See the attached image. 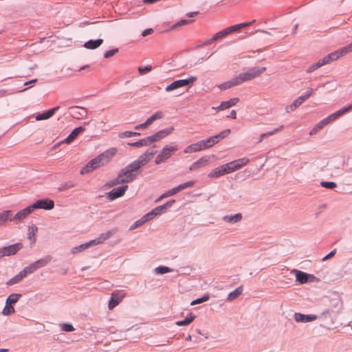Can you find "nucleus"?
I'll return each instance as SVG.
<instances>
[{"label":"nucleus","mask_w":352,"mask_h":352,"mask_svg":"<svg viewBox=\"0 0 352 352\" xmlns=\"http://www.w3.org/2000/svg\"><path fill=\"white\" fill-rule=\"evenodd\" d=\"M210 298V294H205L203 296H201V298H198L194 300H192L191 302H190V305H197V304H201L202 302H204L207 300H208Z\"/></svg>","instance_id":"nucleus-44"},{"label":"nucleus","mask_w":352,"mask_h":352,"mask_svg":"<svg viewBox=\"0 0 352 352\" xmlns=\"http://www.w3.org/2000/svg\"><path fill=\"white\" fill-rule=\"evenodd\" d=\"M128 144L129 146H133V147H142V146H146L151 145L148 137L141 139L137 142L129 143Z\"/></svg>","instance_id":"nucleus-33"},{"label":"nucleus","mask_w":352,"mask_h":352,"mask_svg":"<svg viewBox=\"0 0 352 352\" xmlns=\"http://www.w3.org/2000/svg\"><path fill=\"white\" fill-rule=\"evenodd\" d=\"M103 43L102 38H98L96 40H89L85 43L84 47L87 49L94 50L100 47Z\"/></svg>","instance_id":"nucleus-22"},{"label":"nucleus","mask_w":352,"mask_h":352,"mask_svg":"<svg viewBox=\"0 0 352 352\" xmlns=\"http://www.w3.org/2000/svg\"><path fill=\"white\" fill-rule=\"evenodd\" d=\"M92 164H94V166L96 168L104 166V164H107L109 162V157L107 155V153H103L96 157L91 160Z\"/></svg>","instance_id":"nucleus-16"},{"label":"nucleus","mask_w":352,"mask_h":352,"mask_svg":"<svg viewBox=\"0 0 352 352\" xmlns=\"http://www.w3.org/2000/svg\"><path fill=\"white\" fill-rule=\"evenodd\" d=\"M239 30H240V28H239V25H238V24L232 25L228 28H226V30L228 32V34H231L234 32L238 31Z\"/></svg>","instance_id":"nucleus-64"},{"label":"nucleus","mask_w":352,"mask_h":352,"mask_svg":"<svg viewBox=\"0 0 352 352\" xmlns=\"http://www.w3.org/2000/svg\"><path fill=\"white\" fill-rule=\"evenodd\" d=\"M44 209V199H39L33 204L26 207L25 208L19 211L14 215L12 214V220L14 223H19L25 219L30 213L36 209Z\"/></svg>","instance_id":"nucleus-1"},{"label":"nucleus","mask_w":352,"mask_h":352,"mask_svg":"<svg viewBox=\"0 0 352 352\" xmlns=\"http://www.w3.org/2000/svg\"><path fill=\"white\" fill-rule=\"evenodd\" d=\"M201 143H202V146H203L204 150L209 148L212 147L213 145H214L215 144H217L213 136L210 137L206 140H202Z\"/></svg>","instance_id":"nucleus-37"},{"label":"nucleus","mask_w":352,"mask_h":352,"mask_svg":"<svg viewBox=\"0 0 352 352\" xmlns=\"http://www.w3.org/2000/svg\"><path fill=\"white\" fill-rule=\"evenodd\" d=\"M77 137L74 135V133H72L71 132V133L65 138L63 140H62L61 142H58V144H56V145L53 146V147L52 148V150H54L56 149L58 146H59L60 145V144L62 143H66V144H70L72 143Z\"/></svg>","instance_id":"nucleus-35"},{"label":"nucleus","mask_w":352,"mask_h":352,"mask_svg":"<svg viewBox=\"0 0 352 352\" xmlns=\"http://www.w3.org/2000/svg\"><path fill=\"white\" fill-rule=\"evenodd\" d=\"M156 153V150L148 149L145 153L140 155L137 160H134L130 164L138 173L140 168L146 165L153 157Z\"/></svg>","instance_id":"nucleus-4"},{"label":"nucleus","mask_w":352,"mask_h":352,"mask_svg":"<svg viewBox=\"0 0 352 352\" xmlns=\"http://www.w3.org/2000/svg\"><path fill=\"white\" fill-rule=\"evenodd\" d=\"M178 150L177 146L166 145L157 155L155 162L156 164H160L165 162L172 155Z\"/></svg>","instance_id":"nucleus-6"},{"label":"nucleus","mask_w":352,"mask_h":352,"mask_svg":"<svg viewBox=\"0 0 352 352\" xmlns=\"http://www.w3.org/2000/svg\"><path fill=\"white\" fill-rule=\"evenodd\" d=\"M193 20H188V19H182L180 20L179 22L175 23L173 26H172V29H177L182 25H187L191 22H192Z\"/></svg>","instance_id":"nucleus-53"},{"label":"nucleus","mask_w":352,"mask_h":352,"mask_svg":"<svg viewBox=\"0 0 352 352\" xmlns=\"http://www.w3.org/2000/svg\"><path fill=\"white\" fill-rule=\"evenodd\" d=\"M54 206V202L52 199H45V210H52Z\"/></svg>","instance_id":"nucleus-63"},{"label":"nucleus","mask_w":352,"mask_h":352,"mask_svg":"<svg viewBox=\"0 0 352 352\" xmlns=\"http://www.w3.org/2000/svg\"><path fill=\"white\" fill-rule=\"evenodd\" d=\"M43 266H44V259L41 258L25 267L24 270L27 272V274H28L34 272L35 270L42 267Z\"/></svg>","instance_id":"nucleus-19"},{"label":"nucleus","mask_w":352,"mask_h":352,"mask_svg":"<svg viewBox=\"0 0 352 352\" xmlns=\"http://www.w3.org/2000/svg\"><path fill=\"white\" fill-rule=\"evenodd\" d=\"M77 137L74 135V133H72L71 132V133L65 138L63 140H62L61 142H58V144H56V145L53 146V147L52 148V150H54L56 149L58 146H59L60 145V144L62 143H66V144H70L72 143Z\"/></svg>","instance_id":"nucleus-34"},{"label":"nucleus","mask_w":352,"mask_h":352,"mask_svg":"<svg viewBox=\"0 0 352 352\" xmlns=\"http://www.w3.org/2000/svg\"><path fill=\"white\" fill-rule=\"evenodd\" d=\"M175 203V199H171L168 201L164 204L157 206L154 208L157 215H160L161 214L165 213L166 212V210L169 208H170Z\"/></svg>","instance_id":"nucleus-20"},{"label":"nucleus","mask_w":352,"mask_h":352,"mask_svg":"<svg viewBox=\"0 0 352 352\" xmlns=\"http://www.w3.org/2000/svg\"><path fill=\"white\" fill-rule=\"evenodd\" d=\"M95 169H96V168L94 166V164H92L91 160H90L85 166L82 167L80 170V174H87L92 172Z\"/></svg>","instance_id":"nucleus-39"},{"label":"nucleus","mask_w":352,"mask_h":352,"mask_svg":"<svg viewBox=\"0 0 352 352\" xmlns=\"http://www.w3.org/2000/svg\"><path fill=\"white\" fill-rule=\"evenodd\" d=\"M138 174L139 173L129 164L120 170L117 177L120 183L123 184L134 181L138 177Z\"/></svg>","instance_id":"nucleus-2"},{"label":"nucleus","mask_w":352,"mask_h":352,"mask_svg":"<svg viewBox=\"0 0 352 352\" xmlns=\"http://www.w3.org/2000/svg\"><path fill=\"white\" fill-rule=\"evenodd\" d=\"M140 74L143 75L147 72H149L152 70V66L151 65H146L145 67H139L138 69Z\"/></svg>","instance_id":"nucleus-60"},{"label":"nucleus","mask_w":352,"mask_h":352,"mask_svg":"<svg viewBox=\"0 0 352 352\" xmlns=\"http://www.w3.org/2000/svg\"><path fill=\"white\" fill-rule=\"evenodd\" d=\"M352 52V43L349 45L344 46L341 49L335 51L327 56H324L322 60L324 65L329 64L333 60H336L339 57Z\"/></svg>","instance_id":"nucleus-7"},{"label":"nucleus","mask_w":352,"mask_h":352,"mask_svg":"<svg viewBox=\"0 0 352 352\" xmlns=\"http://www.w3.org/2000/svg\"><path fill=\"white\" fill-rule=\"evenodd\" d=\"M243 292V286L241 285L238 287L236 289H235L234 291L229 293L228 295V297L226 298V300L228 301H232L237 298Z\"/></svg>","instance_id":"nucleus-29"},{"label":"nucleus","mask_w":352,"mask_h":352,"mask_svg":"<svg viewBox=\"0 0 352 352\" xmlns=\"http://www.w3.org/2000/svg\"><path fill=\"white\" fill-rule=\"evenodd\" d=\"M190 148L192 149V153L198 152L204 149L202 146L201 140L199 141L195 144H190Z\"/></svg>","instance_id":"nucleus-49"},{"label":"nucleus","mask_w":352,"mask_h":352,"mask_svg":"<svg viewBox=\"0 0 352 352\" xmlns=\"http://www.w3.org/2000/svg\"><path fill=\"white\" fill-rule=\"evenodd\" d=\"M93 245H96L95 243H94V240H91L89 242H87V243H82L78 246H76V247H74L72 249L71 252L72 254H76L78 252H82L84 251L85 250L93 246Z\"/></svg>","instance_id":"nucleus-21"},{"label":"nucleus","mask_w":352,"mask_h":352,"mask_svg":"<svg viewBox=\"0 0 352 352\" xmlns=\"http://www.w3.org/2000/svg\"><path fill=\"white\" fill-rule=\"evenodd\" d=\"M239 99L238 98H231L230 100L228 101H223L221 103V104L217 107V109L218 110H224L227 109L234 105H235L238 102Z\"/></svg>","instance_id":"nucleus-23"},{"label":"nucleus","mask_w":352,"mask_h":352,"mask_svg":"<svg viewBox=\"0 0 352 352\" xmlns=\"http://www.w3.org/2000/svg\"><path fill=\"white\" fill-rule=\"evenodd\" d=\"M157 216L154 208L146 214L143 216V218L146 220V222L153 219L155 217Z\"/></svg>","instance_id":"nucleus-59"},{"label":"nucleus","mask_w":352,"mask_h":352,"mask_svg":"<svg viewBox=\"0 0 352 352\" xmlns=\"http://www.w3.org/2000/svg\"><path fill=\"white\" fill-rule=\"evenodd\" d=\"M118 184H121L118 179V177H116L115 179L107 182L105 184H104V187L106 188H110L111 187H113L115 186H117Z\"/></svg>","instance_id":"nucleus-58"},{"label":"nucleus","mask_w":352,"mask_h":352,"mask_svg":"<svg viewBox=\"0 0 352 352\" xmlns=\"http://www.w3.org/2000/svg\"><path fill=\"white\" fill-rule=\"evenodd\" d=\"M69 115L74 119H82L87 115V109L79 106H74L69 108Z\"/></svg>","instance_id":"nucleus-11"},{"label":"nucleus","mask_w":352,"mask_h":352,"mask_svg":"<svg viewBox=\"0 0 352 352\" xmlns=\"http://www.w3.org/2000/svg\"><path fill=\"white\" fill-rule=\"evenodd\" d=\"M75 186V184H74L72 182H67L65 184H63L59 188L60 190H67L71 188H73Z\"/></svg>","instance_id":"nucleus-62"},{"label":"nucleus","mask_w":352,"mask_h":352,"mask_svg":"<svg viewBox=\"0 0 352 352\" xmlns=\"http://www.w3.org/2000/svg\"><path fill=\"white\" fill-rule=\"evenodd\" d=\"M164 117V113L161 111H158L150 116L147 120V123L150 125L155 120L162 119Z\"/></svg>","instance_id":"nucleus-38"},{"label":"nucleus","mask_w":352,"mask_h":352,"mask_svg":"<svg viewBox=\"0 0 352 352\" xmlns=\"http://www.w3.org/2000/svg\"><path fill=\"white\" fill-rule=\"evenodd\" d=\"M14 312V307L11 305L7 304V302H6V305L2 311V314L4 316H9Z\"/></svg>","instance_id":"nucleus-47"},{"label":"nucleus","mask_w":352,"mask_h":352,"mask_svg":"<svg viewBox=\"0 0 352 352\" xmlns=\"http://www.w3.org/2000/svg\"><path fill=\"white\" fill-rule=\"evenodd\" d=\"M243 217L241 213H236L234 215H226L223 217V220L225 222L230 223H235L241 221Z\"/></svg>","instance_id":"nucleus-24"},{"label":"nucleus","mask_w":352,"mask_h":352,"mask_svg":"<svg viewBox=\"0 0 352 352\" xmlns=\"http://www.w3.org/2000/svg\"><path fill=\"white\" fill-rule=\"evenodd\" d=\"M12 219V211L10 210H4L0 212V226L5 223L6 221H13Z\"/></svg>","instance_id":"nucleus-27"},{"label":"nucleus","mask_w":352,"mask_h":352,"mask_svg":"<svg viewBox=\"0 0 352 352\" xmlns=\"http://www.w3.org/2000/svg\"><path fill=\"white\" fill-rule=\"evenodd\" d=\"M320 186L323 188L332 190L337 187V184L334 182L322 181L320 182Z\"/></svg>","instance_id":"nucleus-48"},{"label":"nucleus","mask_w":352,"mask_h":352,"mask_svg":"<svg viewBox=\"0 0 352 352\" xmlns=\"http://www.w3.org/2000/svg\"><path fill=\"white\" fill-rule=\"evenodd\" d=\"M224 175H226L225 170L223 168L222 166H220L213 169L211 172H210L208 175V177L210 178H217Z\"/></svg>","instance_id":"nucleus-28"},{"label":"nucleus","mask_w":352,"mask_h":352,"mask_svg":"<svg viewBox=\"0 0 352 352\" xmlns=\"http://www.w3.org/2000/svg\"><path fill=\"white\" fill-rule=\"evenodd\" d=\"M340 117V116L338 114L337 111L329 115L328 117L324 118L326 123L328 124L331 123V122L336 120Z\"/></svg>","instance_id":"nucleus-56"},{"label":"nucleus","mask_w":352,"mask_h":352,"mask_svg":"<svg viewBox=\"0 0 352 352\" xmlns=\"http://www.w3.org/2000/svg\"><path fill=\"white\" fill-rule=\"evenodd\" d=\"M118 52V48H114L111 50L106 51L104 53V57L105 58H109L111 56H114Z\"/></svg>","instance_id":"nucleus-61"},{"label":"nucleus","mask_w":352,"mask_h":352,"mask_svg":"<svg viewBox=\"0 0 352 352\" xmlns=\"http://www.w3.org/2000/svg\"><path fill=\"white\" fill-rule=\"evenodd\" d=\"M60 109L59 106L52 108L49 110L45 111V120L52 117L54 113Z\"/></svg>","instance_id":"nucleus-54"},{"label":"nucleus","mask_w":352,"mask_h":352,"mask_svg":"<svg viewBox=\"0 0 352 352\" xmlns=\"http://www.w3.org/2000/svg\"><path fill=\"white\" fill-rule=\"evenodd\" d=\"M177 193L175 188H173V189H170L168 191H166V192H164V194H162L157 200H156V202H158L160 201H161L162 199L164 198H166V197H170L172 195H174Z\"/></svg>","instance_id":"nucleus-50"},{"label":"nucleus","mask_w":352,"mask_h":352,"mask_svg":"<svg viewBox=\"0 0 352 352\" xmlns=\"http://www.w3.org/2000/svg\"><path fill=\"white\" fill-rule=\"evenodd\" d=\"M122 298H120L117 294H113L109 301V309L111 310L115 308L122 301Z\"/></svg>","instance_id":"nucleus-30"},{"label":"nucleus","mask_w":352,"mask_h":352,"mask_svg":"<svg viewBox=\"0 0 352 352\" xmlns=\"http://www.w3.org/2000/svg\"><path fill=\"white\" fill-rule=\"evenodd\" d=\"M338 316V311L337 309L332 311L329 310V309H325L320 314L317 315L318 319H320L322 321H325L327 320H329L331 321V323H333V320L336 318V317Z\"/></svg>","instance_id":"nucleus-13"},{"label":"nucleus","mask_w":352,"mask_h":352,"mask_svg":"<svg viewBox=\"0 0 352 352\" xmlns=\"http://www.w3.org/2000/svg\"><path fill=\"white\" fill-rule=\"evenodd\" d=\"M330 307L328 308L329 310L334 311L337 309L338 314H339L342 308V302L340 298H333L331 300Z\"/></svg>","instance_id":"nucleus-26"},{"label":"nucleus","mask_w":352,"mask_h":352,"mask_svg":"<svg viewBox=\"0 0 352 352\" xmlns=\"http://www.w3.org/2000/svg\"><path fill=\"white\" fill-rule=\"evenodd\" d=\"M230 133V129H226L222 131L219 133L213 136L215 140L216 143L217 144L221 140L226 138Z\"/></svg>","instance_id":"nucleus-40"},{"label":"nucleus","mask_w":352,"mask_h":352,"mask_svg":"<svg viewBox=\"0 0 352 352\" xmlns=\"http://www.w3.org/2000/svg\"><path fill=\"white\" fill-rule=\"evenodd\" d=\"M210 157L204 156L194 162L189 168L190 170H195L207 166L210 163Z\"/></svg>","instance_id":"nucleus-17"},{"label":"nucleus","mask_w":352,"mask_h":352,"mask_svg":"<svg viewBox=\"0 0 352 352\" xmlns=\"http://www.w3.org/2000/svg\"><path fill=\"white\" fill-rule=\"evenodd\" d=\"M197 80V78L196 76H190L188 78L186 79H181L177 80L175 81H173L172 83H170L169 85H168L165 90L167 92H170L173 90L179 89L180 87H187L188 88L191 87L194 82Z\"/></svg>","instance_id":"nucleus-5"},{"label":"nucleus","mask_w":352,"mask_h":352,"mask_svg":"<svg viewBox=\"0 0 352 352\" xmlns=\"http://www.w3.org/2000/svg\"><path fill=\"white\" fill-rule=\"evenodd\" d=\"M21 296V294H12L8 297L6 302L12 305V304L16 303Z\"/></svg>","instance_id":"nucleus-42"},{"label":"nucleus","mask_w":352,"mask_h":352,"mask_svg":"<svg viewBox=\"0 0 352 352\" xmlns=\"http://www.w3.org/2000/svg\"><path fill=\"white\" fill-rule=\"evenodd\" d=\"M283 126H280L278 128H276V129H274V130H272L271 131L263 133L261 135V138H260L258 142H262L263 138H265L266 137H268V136H270V135H272L276 133L277 132L280 131L283 129Z\"/></svg>","instance_id":"nucleus-46"},{"label":"nucleus","mask_w":352,"mask_h":352,"mask_svg":"<svg viewBox=\"0 0 352 352\" xmlns=\"http://www.w3.org/2000/svg\"><path fill=\"white\" fill-rule=\"evenodd\" d=\"M340 117V116L338 114L337 111L329 115L328 117L324 118L326 123L328 124L331 123V122L336 120Z\"/></svg>","instance_id":"nucleus-57"},{"label":"nucleus","mask_w":352,"mask_h":352,"mask_svg":"<svg viewBox=\"0 0 352 352\" xmlns=\"http://www.w3.org/2000/svg\"><path fill=\"white\" fill-rule=\"evenodd\" d=\"M249 160L246 157L240 158L236 160L223 164L222 165V167L224 169L226 174H228L236 170H239L243 166L247 164Z\"/></svg>","instance_id":"nucleus-8"},{"label":"nucleus","mask_w":352,"mask_h":352,"mask_svg":"<svg viewBox=\"0 0 352 352\" xmlns=\"http://www.w3.org/2000/svg\"><path fill=\"white\" fill-rule=\"evenodd\" d=\"M266 68L265 67H255L248 69L246 72L239 74L236 77L239 85L241 83L251 80L260 75H261Z\"/></svg>","instance_id":"nucleus-3"},{"label":"nucleus","mask_w":352,"mask_h":352,"mask_svg":"<svg viewBox=\"0 0 352 352\" xmlns=\"http://www.w3.org/2000/svg\"><path fill=\"white\" fill-rule=\"evenodd\" d=\"M326 125H327V124L326 123L324 120L322 119L314 126V128L310 131L309 134L311 135L316 134Z\"/></svg>","instance_id":"nucleus-36"},{"label":"nucleus","mask_w":352,"mask_h":352,"mask_svg":"<svg viewBox=\"0 0 352 352\" xmlns=\"http://www.w3.org/2000/svg\"><path fill=\"white\" fill-rule=\"evenodd\" d=\"M145 223H146V220L142 217L141 219H140L139 220L136 221L134 223H133L130 226L129 230H132L136 229V228L142 226V225H144Z\"/></svg>","instance_id":"nucleus-51"},{"label":"nucleus","mask_w":352,"mask_h":352,"mask_svg":"<svg viewBox=\"0 0 352 352\" xmlns=\"http://www.w3.org/2000/svg\"><path fill=\"white\" fill-rule=\"evenodd\" d=\"M236 85H239V82L237 81L236 77H235L229 81L219 85V88L221 90H226Z\"/></svg>","instance_id":"nucleus-31"},{"label":"nucleus","mask_w":352,"mask_h":352,"mask_svg":"<svg viewBox=\"0 0 352 352\" xmlns=\"http://www.w3.org/2000/svg\"><path fill=\"white\" fill-rule=\"evenodd\" d=\"M173 270L169 267L160 265L155 268V272L157 274H164L166 273L171 272Z\"/></svg>","instance_id":"nucleus-41"},{"label":"nucleus","mask_w":352,"mask_h":352,"mask_svg":"<svg viewBox=\"0 0 352 352\" xmlns=\"http://www.w3.org/2000/svg\"><path fill=\"white\" fill-rule=\"evenodd\" d=\"M118 231V229L115 228L104 233H102L97 239H94L95 244L98 245L104 243L106 240L115 235Z\"/></svg>","instance_id":"nucleus-14"},{"label":"nucleus","mask_w":352,"mask_h":352,"mask_svg":"<svg viewBox=\"0 0 352 352\" xmlns=\"http://www.w3.org/2000/svg\"><path fill=\"white\" fill-rule=\"evenodd\" d=\"M294 318L297 322H308L318 319L317 315L314 314H302L301 313H295Z\"/></svg>","instance_id":"nucleus-15"},{"label":"nucleus","mask_w":352,"mask_h":352,"mask_svg":"<svg viewBox=\"0 0 352 352\" xmlns=\"http://www.w3.org/2000/svg\"><path fill=\"white\" fill-rule=\"evenodd\" d=\"M128 188L127 185L115 188L107 193V198L111 201L119 198L124 195Z\"/></svg>","instance_id":"nucleus-12"},{"label":"nucleus","mask_w":352,"mask_h":352,"mask_svg":"<svg viewBox=\"0 0 352 352\" xmlns=\"http://www.w3.org/2000/svg\"><path fill=\"white\" fill-rule=\"evenodd\" d=\"M228 34V32H226V29L217 32L212 36V40H214V41L222 38L225 36H226Z\"/></svg>","instance_id":"nucleus-55"},{"label":"nucleus","mask_w":352,"mask_h":352,"mask_svg":"<svg viewBox=\"0 0 352 352\" xmlns=\"http://www.w3.org/2000/svg\"><path fill=\"white\" fill-rule=\"evenodd\" d=\"M292 273L295 274L296 280L300 284L312 282L316 278L314 275L298 270H293Z\"/></svg>","instance_id":"nucleus-10"},{"label":"nucleus","mask_w":352,"mask_h":352,"mask_svg":"<svg viewBox=\"0 0 352 352\" xmlns=\"http://www.w3.org/2000/svg\"><path fill=\"white\" fill-rule=\"evenodd\" d=\"M27 272L23 269L21 270L19 274L15 275L14 277H12L11 279L8 280L7 283V285H12L16 283H19L23 278H25L27 276Z\"/></svg>","instance_id":"nucleus-25"},{"label":"nucleus","mask_w":352,"mask_h":352,"mask_svg":"<svg viewBox=\"0 0 352 352\" xmlns=\"http://www.w3.org/2000/svg\"><path fill=\"white\" fill-rule=\"evenodd\" d=\"M61 330L66 332H72L74 330V327L70 323H62L60 324Z\"/></svg>","instance_id":"nucleus-52"},{"label":"nucleus","mask_w":352,"mask_h":352,"mask_svg":"<svg viewBox=\"0 0 352 352\" xmlns=\"http://www.w3.org/2000/svg\"><path fill=\"white\" fill-rule=\"evenodd\" d=\"M37 231V227L36 226H31L28 228V238L30 240L32 241L33 242L35 241V232Z\"/></svg>","instance_id":"nucleus-45"},{"label":"nucleus","mask_w":352,"mask_h":352,"mask_svg":"<svg viewBox=\"0 0 352 352\" xmlns=\"http://www.w3.org/2000/svg\"><path fill=\"white\" fill-rule=\"evenodd\" d=\"M195 318V316L192 313H190L184 320H179L175 322L177 326H186L190 324Z\"/></svg>","instance_id":"nucleus-32"},{"label":"nucleus","mask_w":352,"mask_h":352,"mask_svg":"<svg viewBox=\"0 0 352 352\" xmlns=\"http://www.w3.org/2000/svg\"><path fill=\"white\" fill-rule=\"evenodd\" d=\"M195 182L193 181H188L182 184H179L177 187L175 188L177 193L182 191L184 189H186L188 187H191L194 185Z\"/></svg>","instance_id":"nucleus-43"},{"label":"nucleus","mask_w":352,"mask_h":352,"mask_svg":"<svg viewBox=\"0 0 352 352\" xmlns=\"http://www.w3.org/2000/svg\"><path fill=\"white\" fill-rule=\"evenodd\" d=\"M174 130L173 126H170L169 128L164 129L155 133V134L148 136L150 144H153L154 142H159L162 139L166 138L168 135H170L173 131Z\"/></svg>","instance_id":"nucleus-9"},{"label":"nucleus","mask_w":352,"mask_h":352,"mask_svg":"<svg viewBox=\"0 0 352 352\" xmlns=\"http://www.w3.org/2000/svg\"><path fill=\"white\" fill-rule=\"evenodd\" d=\"M22 248L21 243H15L8 246L3 247L6 256H12L15 254L19 250Z\"/></svg>","instance_id":"nucleus-18"}]
</instances>
